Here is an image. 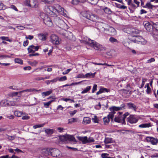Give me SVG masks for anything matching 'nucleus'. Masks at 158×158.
<instances>
[{"label":"nucleus","instance_id":"f257e3e1","mask_svg":"<svg viewBox=\"0 0 158 158\" xmlns=\"http://www.w3.org/2000/svg\"><path fill=\"white\" fill-rule=\"evenodd\" d=\"M44 10L48 15L54 16L55 15L60 14L65 17L67 16V12L59 4H56L53 6H47L45 7Z\"/></svg>","mask_w":158,"mask_h":158},{"label":"nucleus","instance_id":"f03ea898","mask_svg":"<svg viewBox=\"0 0 158 158\" xmlns=\"http://www.w3.org/2000/svg\"><path fill=\"white\" fill-rule=\"evenodd\" d=\"M125 105L124 104H122L120 106L116 107L113 106L110 108L111 111L107 117H104L103 118V121L105 124H107L110 122V118L113 120L114 114H116V111H118L120 110H122L125 108Z\"/></svg>","mask_w":158,"mask_h":158},{"label":"nucleus","instance_id":"7ed1b4c3","mask_svg":"<svg viewBox=\"0 0 158 158\" xmlns=\"http://www.w3.org/2000/svg\"><path fill=\"white\" fill-rule=\"evenodd\" d=\"M97 25L99 28L104 33L112 35H116V31L113 27H109L107 24L102 22H98Z\"/></svg>","mask_w":158,"mask_h":158},{"label":"nucleus","instance_id":"20e7f679","mask_svg":"<svg viewBox=\"0 0 158 158\" xmlns=\"http://www.w3.org/2000/svg\"><path fill=\"white\" fill-rule=\"evenodd\" d=\"M53 19L54 23L59 27L63 29L67 26V24L61 18L56 16L54 17Z\"/></svg>","mask_w":158,"mask_h":158},{"label":"nucleus","instance_id":"39448f33","mask_svg":"<svg viewBox=\"0 0 158 158\" xmlns=\"http://www.w3.org/2000/svg\"><path fill=\"white\" fill-rule=\"evenodd\" d=\"M89 46L93 47L94 49L97 50L103 51L106 50L105 47L103 46L94 40H92V43H90Z\"/></svg>","mask_w":158,"mask_h":158},{"label":"nucleus","instance_id":"423d86ee","mask_svg":"<svg viewBox=\"0 0 158 158\" xmlns=\"http://www.w3.org/2000/svg\"><path fill=\"white\" fill-rule=\"evenodd\" d=\"M122 114L123 113L122 112H118L116 115H115L114 114V116H115V117L114 119V121L116 122L125 124V120H123L122 117Z\"/></svg>","mask_w":158,"mask_h":158},{"label":"nucleus","instance_id":"0eeeda50","mask_svg":"<svg viewBox=\"0 0 158 158\" xmlns=\"http://www.w3.org/2000/svg\"><path fill=\"white\" fill-rule=\"evenodd\" d=\"M78 139L80 141L82 142L83 144H85L87 143H90L94 142V140L93 138L91 137L88 138L87 136L84 137H78Z\"/></svg>","mask_w":158,"mask_h":158},{"label":"nucleus","instance_id":"6e6552de","mask_svg":"<svg viewBox=\"0 0 158 158\" xmlns=\"http://www.w3.org/2000/svg\"><path fill=\"white\" fill-rule=\"evenodd\" d=\"M139 118L137 116L135 115H130L127 118V120L128 122L130 123L134 124L136 123L139 120Z\"/></svg>","mask_w":158,"mask_h":158},{"label":"nucleus","instance_id":"1a4fd4ad","mask_svg":"<svg viewBox=\"0 0 158 158\" xmlns=\"http://www.w3.org/2000/svg\"><path fill=\"white\" fill-rule=\"evenodd\" d=\"M25 4L30 7H36L37 6V1L36 0H26Z\"/></svg>","mask_w":158,"mask_h":158},{"label":"nucleus","instance_id":"9d476101","mask_svg":"<svg viewBox=\"0 0 158 158\" xmlns=\"http://www.w3.org/2000/svg\"><path fill=\"white\" fill-rule=\"evenodd\" d=\"M50 41L53 44H58L60 43V40L57 36L52 34L50 36Z\"/></svg>","mask_w":158,"mask_h":158},{"label":"nucleus","instance_id":"9b49d317","mask_svg":"<svg viewBox=\"0 0 158 158\" xmlns=\"http://www.w3.org/2000/svg\"><path fill=\"white\" fill-rule=\"evenodd\" d=\"M60 152L57 149H52L50 150V155L53 157H60Z\"/></svg>","mask_w":158,"mask_h":158},{"label":"nucleus","instance_id":"f8f14e48","mask_svg":"<svg viewBox=\"0 0 158 158\" xmlns=\"http://www.w3.org/2000/svg\"><path fill=\"white\" fill-rule=\"evenodd\" d=\"M43 21L45 24L48 26L51 27L53 26V23L51 19L48 16V15H45Z\"/></svg>","mask_w":158,"mask_h":158},{"label":"nucleus","instance_id":"ddd939ff","mask_svg":"<svg viewBox=\"0 0 158 158\" xmlns=\"http://www.w3.org/2000/svg\"><path fill=\"white\" fill-rule=\"evenodd\" d=\"M146 140L153 145H156L158 143V139L152 137H147Z\"/></svg>","mask_w":158,"mask_h":158},{"label":"nucleus","instance_id":"4468645a","mask_svg":"<svg viewBox=\"0 0 158 158\" xmlns=\"http://www.w3.org/2000/svg\"><path fill=\"white\" fill-rule=\"evenodd\" d=\"M135 40L138 44H145L147 43L146 41L141 36L136 37Z\"/></svg>","mask_w":158,"mask_h":158},{"label":"nucleus","instance_id":"2eb2a0df","mask_svg":"<svg viewBox=\"0 0 158 158\" xmlns=\"http://www.w3.org/2000/svg\"><path fill=\"white\" fill-rule=\"evenodd\" d=\"M92 40L89 38H88L86 36H83L82 37L81 42L89 45L90 43H92Z\"/></svg>","mask_w":158,"mask_h":158},{"label":"nucleus","instance_id":"dca6fc26","mask_svg":"<svg viewBox=\"0 0 158 158\" xmlns=\"http://www.w3.org/2000/svg\"><path fill=\"white\" fill-rule=\"evenodd\" d=\"M39 47L38 46H35L31 45L29 47L27 48V50L29 53H34L35 51H37Z\"/></svg>","mask_w":158,"mask_h":158},{"label":"nucleus","instance_id":"f3484780","mask_svg":"<svg viewBox=\"0 0 158 158\" xmlns=\"http://www.w3.org/2000/svg\"><path fill=\"white\" fill-rule=\"evenodd\" d=\"M85 17L88 19L94 22L97 19V16L94 15H90L89 14H86Z\"/></svg>","mask_w":158,"mask_h":158},{"label":"nucleus","instance_id":"a211bd4d","mask_svg":"<svg viewBox=\"0 0 158 158\" xmlns=\"http://www.w3.org/2000/svg\"><path fill=\"white\" fill-rule=\"evenodd\" d=\"M38 90H36L35 89H34L33 90L31 89H27L25 90H22L21 91L19 92H14V94L15 96L17 95L18 94H19V96L20 97L21 96V93L24 92H31L32 91H38Z\"/></svg>","mask_w":158,"mask_h":158},{"label":"nucleus","instance_id":"6ab92c4d","mask_svg":"<svg viewBox=\"0 0 158 158\" xmlns=\"http://www.w3.org/2000/svg\"><path fill=\"white\" fill-rule=\"evenodd\" d=\"M47 35V33H40L38 35L39 39L42 41H45L46 40Z\"/></svg>","mask_w":158,"mask_h":158},{"label":"nucleus","instance_id":"aec40b11","mask_svg":"<svg viewBox=\"0 0 158 158\" xmlns=\"http://www.w3.org/2000/svg\"><path fill=\"white\" fill-rule=\"evenodd\" d=\"M67 141H69L73 143H76V140L74 136L72 135H67Z\"/></svg>","mask_w":158,"mask_h":158},{"label":"nucleus","instance_id":"412c9836","mask_svg":"<svg viewBox=\"0 0 158 158\" xmlns=\"http://www.w3.org/2000/svg\"><path fill=\"white\" fill-rule=\"evenodd\" d=\"M127 105L128 109L135 111L137 109L136 106L134 103H128L127 104Z\"/></svg>","mask_w":158,"mask_h":158},{"label":"nucleus","instance_id":"4be33fe9","mask_svg":"<svg viewBox=\"0 0 158 158\" xmlns=\"http://www.w3.org/2000/svg\"><path fill=\"white\" fill-rule=\"evenodd\" d=\"M67 34H68V35H66L65 36L68 39L73 41H75V37L71 32H67ZM66 34L67 35V34L66 33Z\"/></svg>","mask_w":158,"mask_h":158},{"label":"nucleus","instance_id":"5701e85b","mask_svg":"<svg viewBox=\"0 0 158 158\" xmlns=\"http://www.w3.org/2000/svg\"><path fill=\"white\" fill-rule=\"evenodd\" d=\"M51 149L48 148H45L43 149L42 150V153L43 155L46 156L50 154Z\"/></svg>","mask_w":158,"mask_h":158},{"label":"nucleus","instance_id":"b1692460","mask_svg":"<svg viewBox=\"0 0 158 158\" xmlns=\"http://www.w3.org/2000/svg\"><path fill=\"white\" fill-rule=\"evenodd\" d=\"M152 126L150 123L142 124L139 125L138 127L140 128H148Z\"/></svg>","mask_w":158,"mask_h":158},{"label":"nucleus","instance_id":"393cba45","mask_svg":"<svg viewBox=\"0 0 158 158\" xmlns=\"http://www.w3.org/2000/svg\"><path fill=\"white\" fill-rule=\"evenodd\" d=\"M26 114V113H23L22 112L19 110H16L14 112L15 115L18 117H20L22 115H25Z\"/></svg>","mask_w":158,"mask_h":158},{"label":"nucleus","instance_id":"a878e982","mask_svg":"<svg viewBox=\"0 0 158 158\" xmlns=\"http://www.w3.org/2000/svg\"><path fill=\"white\" fill-rule=\"evenodd\" d=\"M52 92V90H50L46 92H43L41 94L43 98H44L46 96H48Z\"/></svg>","mask_w":158,"mask_h":158},{"label":"nucleus","instance_id":"bb28decb","mask_svg":"<svg viewBox=\"0 0 158 158\" xmlns=\"http://www.w3.org/2000/svg\"><path fill=\"white\" fill-rule=\"evenodd\" d=\"M8 102L9 101L6 100H2L0 102V104L1 106H8Z\"/></svg>","mask_w":158,"mask_h":158},{"label":"nucleus","instance_id":"cd10ccee","mask_svg":"<svg viewBox=\"0 0 158 158\" xmlns=\"http://www.w3.org/2000/svg\"><path fill=\"white\" fill-rule=\"evenodd\" d=\"M90 118L88 117H84L83 120V123L85 124H87L90 122Z\"/></svg>","mask_w":158,"mask_h":158},{"label":"nucleus","instance_id":"c85d7f7f","mask_svg":"<svg viewBox=\"0 0 158 158\" xmlns=\"http://www.w3.org/2000/svg\"><path fill=\"white\" fill-rule=\"evenodd\" d=\"M108 92V90L105 88H101L100 89L99 91L97 92L96 93L97 95H98L101 94L104 92Z\"/></svg>","mask_w":158,"mask_h":158},{"label":"nucleus","instance_id":"c756f323","mask_svg":"<svg viewBox=\"0 0 158 158\" xmlns=\"http://www.w3.org/2000/svg\"><path fill=\"white\" fill-rule=\"evenodd\" d=\"M109 40L112 43H118V41L116 39L112 37H111L110 38Z\"/></svg>","mask_w":158,"mask_h":158},{"label":"nucleus","instance_id":"7c9ffc66","mask_svg":"<svg viewBox=\"0 0 158 158\" xmlns=\"http://www.w3.org/2000/svg\"><path fill=\"white\" fill-rule=\"evenodd\" d=\"M104 142L106 144L111 143L112 142V139L111 138H106L104 140Z\"/></svg>","mask_w":158,"mask_h":158},{"label":"nucleus","instance_id":"2f4dec72","mask_svg":"<svg viewBox=\"0 0 158 158\" xmlns=\"http://www.w3.org/2000/svg\"><path fill=\"white\" fill-rule=\"evenodd\" d=\"M54 102V100H51L47 102H44V106L45 108H48L50 104L53 102Z\"/></svg>","mask_w":158,"mask_h":158},{"label":"nucleus","instance_id":"473e14b6","mask_svg":"<svg viewBox=\"0 0 158 158\" xmlns=\"http://www.w3.org/2000/svg\"><path fill=\"white\" fill-rule=\"evenodd\" d=\"M54 0H41V1L45 4H48L53 2Z\"/></svg>","mask_w":158,"mask_h":158},{"label":"nucleus","instance_id":"72a5a7b5","mask_svg":"<svg viewBox=\"0 0 158 158\" xmlns=\"http://www.w3.org/2000/svg\"><path fill=\"white\" fill-rule=\"evenodd\" d=\"M90 86H88L83 90L81 93L82 94H85L88 92L91 89Z\"/></svg>","mask_w":158,"mask_h":158},{"label":"nucleus","instance_id":"f704fd0d","mask_svg":"<svg viewBox=\"0 0 158 158\" xmlns=\"http://www.w3.org/2000/svg\"><path fill=\"white\" fill-rule=\"evenodd\" d=\"M15 62L16 63H18L21 64H23V61L22 60L19 58H16L15 59Z\"/></svg>","mask_w":158,"mask_h":158},{"label":"nucleus","instance_id":"c9c22d12","mask_svg":"<svg viewBox=\"0 0 158 158\" xmlns=\"http://www.w3.org/2000/svg\"><path fill=\"white\" fill-rule=\"evenodd\" d=\"M152 27V25H150L148 22L146 23L144 25L145 29L147 31H150V28Z\"/></svg>","mask_w":158,"mask_h":158},{"label":"nucleus","instance_id":"e433bc0d","mask_svg":"<svg viewBox=\"0 0 158 158\" xmlns=\"http://www.w3.org/2000/svg\"><path fill=\"white\" fill-rule=\"evenodd\" d=\"M103 10L107 14H110L112 13V11L110 9L107 7H105Z\"/></svg>","mask_w":158,"mask_h":158},{"label":"nucleus","instance_id":"4c0bfd02","mask_svg":"<svg viewBox=\"0 0 158 158\" xmlns=\"http://www.w3.org/2000/svg\"><path fill=\"white\" fill-rule=\"evenodd\" d=\"M6 136H7V139L10 141L14 140L15 138V135L10 136L6 134Z\"/></svg>","mask_w":158,"mask_h":158},{"label":"nucleus","instance_id":"58836bf2","mask_svg":"<svg viewBox=\"0 0 158 158\" xmlns=\"http://www.w3.org/2000/svg\"><path fill=\"white\" fill-rule=\"evenodd\" d=\"M146 87L147 88L146 92L148 94H149L151 91V89L149 87V84L148 83L145 86V88H146Z\"/></svg>","mask_w":158,"mask_h":158},{"label":"nucleus","instance_id":"ea45409f","mask_svg":"<svg viewBox=\"0 0 158 158\" xmlns=\"http://www.w3.org/2000/svg\"><path fill=\"white\" fill-rule=\"evenodd\" d=\"M45 132L49 135H51L53 133V130L48 129L45 130Z\"/></svg>","mask_w":158,"mask_h":158},{"label":"nucleus","instance_id":"a19ab883","mask_svg":"<svg viewBox=\"0 0 158 158\" xmlns=\"http://www.w3.org/2000/svg\"><path fill=\"white\" fill-rule=\"evenodd\" d=\"M67 135H63L60 137V140L63 141H67Z\"/></svg>","mask_w":158,"mask_h":158},{"label":"nucleus","instance_id":"79ce46f5","mask_svg":"<svg viewBox=\"0 0 158 158\" xmlns=\"http://www.w3.org/2000/svg\"><path fill=\"white\" fill-rule=\"evenodd\" d=\"M77 119L76 118H73L69 119L68 123L72 124L76 121Z\"/></svg>","mask_w":158,"mask_h":158},{"label":"nucleus","instance_id":"37998d69","mask_svg":"<svg viewBox=\"0 0 158 158\" xmlns=\"http://www.w3.org/2000/svg\"><path fill=\"white\" fill-rule=\"evenodd\" d=\"M92 120L93 122L95 123H98V121H99L96 116H94V117L93 118Z\"/></svg>","mask_w":158,"mask_h":158},{"label":"nucleus","instance_id":"c03bdc74","mask_svg":"<svg viewBox=\"0 0 158 158\" xmlns=\"http://www.w3.org/2000/svg\"><path fill=\"white\" fill-rule=\"evenodd\" d=\"M44 125V124L35 125L33 126V128L35 129L41 127H43Z\"/></svg>","mask_w":158,"mask_h":158},{"label":"nucleus","instance_id":"a18cd8bd","mask_svg":"<svg viewBox=\"0 0 158 158\" xmlns=\"http://www.w3.org/2000/svg\"><path fill=\"white\" fill-rule=\"evenodd\" d=\"M28 63L30 64L32 66H35L38 63V62L36 60H34L33 62L29 61Z\"/></svg>","mask_w":158,"mask_h":158},{"label":"nucleus","instance_id":"49530a36","mask_svg":"<svg viewBox=\"0 0 158 158\" xmlns=\"http://www.w3.org/2000/svg\"><path fill=\"white\" fill-rule=\"evenodd\" d=\"M95 73H87L85 74V77L87 78L89 77V76H92L93 77H94V76Z\"/></svg>","mask_w":158,"mask_h":158},{"label":"nucleus","instance_id":"de8ad7c7","mask_svg":"<svg viewBox=\"0 0 158 158\" xmlns=\"http://www.w3.org/2000/svg\"><path fill=\"white\" fill-rule=\"evenodd\" d=\"M146 6L149 9H152L155 6L152 5L150 3H148L146 4Z\"/></svg>","mask_w":158,"mask_h":158},{"label":"nucleus","instance_id":"09e8293b","mask_svg":"<svg viewBox=\"0 0 158 158\" xmlns=\"http://www.w3.org/2000/svg\"><path fill=\"white\" fill-rule=\"evenodd\" d=\"M8 106H14L16 105V103L15 101H9Z\"/></svg>","mask_w":158,"mask_h":158},{"label":"nucleus","instance_id":"8fccbe9b","mask_svg":"<svg viewBox=\"0 0 158 158\" xmlns=\"http://www.w3.org/2000/svg\"><path fill=\"white\" fill-rule=\"evenodd\" d=\"M67 79V77L64 76L59 78L58 77V80L60 81H64L66 80Z\"/></svg>","mask_w":158,"mask_h":158},{"label":"nucleus","instance_id":"3c124183","mask_svg":"<svg viewBox=\"0 0 158 158\" xmlns=\"http://www.w3.org/2000/svg\"><path fill=\"white\" fill-rule=\"evenodd\" d=\"M76 78H85V75H84L82 73H80L78 74L77 77H76Z\"/></svg>","mask_w":158,"mask_h":158},{"label":"nucleus","instance_id":"603ef678","mask_svg":"<svg viewBox=\"0 0 158 158\" xmlns=\"http://www.w3.org/2000/svg\"><path fill=\"white\" fill-rule=\"evenodd\" d=\"M79 0H73L72 2V3L74 5H77L79 3Z\"/></svg>","mask_w":158,"mask_h":158},{"label":"nucleus","instance_id":"864d4df0","mask_svg":"<svg viewBox=\"0 0 158 158\" xmlns=\"http://www.w3.org/2000/svg\"><path fill=\"white\" fill-rule=\"evenodd\" d=\"M130 7H129V8L130 10V8H131L132 9H135L138 7L137 5V6L135 5L133 3H131L130 5Z\"/></svg>","mask_w":158,"mask_h":158},{"label":"nucleus","instance_id":"5fc2aeb1","mask_svg":"<svg viewBox=\"0 0 158 158\" xmlns=\"http://www.w3.org/2000/svg\"><path fill=\"white\" fill-rule=\"evenodd\" d=\"M6 8L5 6L1 2H0V10L2 9H5Z\"/></svg>","mask_w":158,"mask_h":158},{"label":"nucleus","instance_id":"6e6d98bb","mask_svg":"<svg viewBox=\"0 0 158 158\" xmlns=\"http://www.w3.org/2000/svg\"><path fill=\"white\" fill-rule=\"evenodd\" d=\"M22 119L23 120H27L30 118V117L27 115H22Z\"/></svg>","mask_w":158,"mask_h":158},{"label":"nucleus","instance_id":"4d7b16f0","mask_svg":"<svg viewBox=\"0 0 158 158\" xmlns=\"http://www.w3.org/2000/svg\"><path fill=\"white\" fill-rule=\"evenodd\" d=\"M129 113L128 112L126 113L123 115L122 114V117H123V120H125V118H126L127 116H128L129 115Z\"/></svg>","mask_w":158,"mask_h":158},{"label":"nucleus","instance_id":"13d9d810","mask_svg":"<svg viewBox=\"0 0 158 158\" xmlns=\"http://www.w3.org/2000/svg\"><path fill=\"white\" fill-rule=\"evenodd\" d=\"M77 112V110H75L73 111H71L69 112V114H70L71 116H73L74 114H75Z\"/></svg>","mask_w":158,"mask_h":158},{"label":"nucleus","instance_id":"bf43d9fd","mask_svg":"<svg viewBox=\"0 0 158 158\" xmlns=\"http://www.w3.org/2000/svg\"><path fill=\"white\" fill-rule=\"evenodd\" d=\"M97 87V85H94L92 91L93 93H94L96 90Z\"/></svg>","mask_w":158,"mask_h":158},{"label":"nucleus","instance_id":"052dcab7","mask_svg":"<svg viewBox=\"0 0 158 158\" xmlns=\"http://www.w3.org/2000/svg\"><path fill=\"white\" fill-rule=\"evenodd\" d=\"M7 57L10 58V57L9 56L3 55L0 56V58L2 59L6 58Z\"/></svg>","mask_w":158,"mask_h":158},{"label":"nucleus","instance_id":"680f3d73","mask_svg":"<svg viewBox=\"0 0 158 158\" xmlns=\"http://www.w3.org/2000/svg\"><path fill=\"white\" fill-rule=\"evenodd\" d=\"M71 69H67L66 71L62 73V74L64 75L68 73L71 70Z\"/></svg>","mask_w":158,"mask_h":158},{"label":"nucleus","instance_id":"e2e57ef3","mask_svg":"<svg viewBox=\"0 0 158 158\" xmlns=\"http://www.w3.org/2000/svg\"><path fill=\"white\" fill-rule=\"evenodd\" d=\"M144 80H145V81H146V79H145V78H143V80H142V84L141 85V86L139 87V88H142L144 85Z\"/></svg>","mask_w":158,"mask_h":158},{"label":"nucleus","instance_id":"0e129e2a","mask_svg":"<svg viewBox=\"0 0 158 158\" xmlns=\"http://www.w3.org/2000/svg\"><path fill=\"white\" fill-rule=\"evenodd\" d=\"M9 88L15 90H19L18 88L15 86H11L9 87Z\"/></svg>","mask_w":158,"mask_h":158},{"label":"nucleus","instance_id":"69168bd1","mask_svg":"<svg viewBox=\"0 0 158 158\" xmlns=\"http://www.w3.org/2000/svg\"><path fill=\"white\" fill-rule=\"evenodd\" d=\"M155 61V59L154 58H152L148 60L147 63H151Z\"/></svg>","mask_w":158,"mask_h":158},{"label":"nucleus","instance_id":"338daca9","mask_svg":"<svg viewBox=\"0 0 158 158\" xmlns=\"http://www.w3.org/2000/svg\"><path fill=\"white\" fill-rule=\"evenodd\" d=\"M58 80V77H56V78L54 79L53 80H51L50 81H51V83H53L56 82H57V81Z\"/></svg>","mask_w":158,"mask_h":158},{"label":"nucleus","instance_id":"774afa93","mask_svg":"<svg viewBox=\"0 0 158 158\" xmlns=\"http://www.w3.org/2000/svg\"><path fill=\"white\" fill-rule=\"evenodd\" d=\"M10 8L11 9H14V10H15L16 11H18V10L17 9V8L16 7V6H14V5H11L10 6Z\"/></svg>","mask_w":158,"mask_h":158}]
</instances>
